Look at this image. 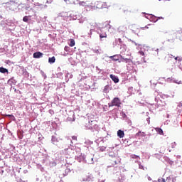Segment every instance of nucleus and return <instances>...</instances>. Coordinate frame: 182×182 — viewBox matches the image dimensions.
I'll return each mask as SVG.
<instances>
[{
    "mask_svg": "<svg viewBox=\"0 0 182 182\" xmlns=\"http://www.w3.org/2000/svg\"><path fill=\"white\" fill-rule=\"evenodd\" d=\"M90 6L91 7V9H96V8L97 9H103V8H110V6H112V4L108 2L97 1L95 2V6L91 4Z\"/></svg>",
    "mask_w": 182,
    "mask_h": 182,
    "instance_id": "f257e3e1",
    "label": "nucleus"
},
{
    "mask_svg": "<svg viewBox=\"0 0 182 182\" xmlns=\"http://www.w3.org/2000/svg\"><path fill=\"white\" fill-rule=\"evenodd\" d=\"M18 6H19V5L14 1H10L7 3H5L4 5V7L6 9H7V11H16V9H18Z\"/></svg>",
    "mask_w": 182,
    "mask_h": 182,
    "instance_id": "f03ea898",
    "label": "nucleus"
},
{
    "mask_svg": "<svg viewBox=\"0 0 182 182\" xmlns=\"http://www.w3.org/2000/svg\"><path fill=\"white\" fill-rule=\"evenodd\" d=\"M120 105H122L120 99H119V97H114L112 102L108 104V107H113V106H117V107H120Z\"/></svg>",
    "mask_w": 182,
    "mask_h": 182,
    "instance_id": "7ed1b4c3",
    "label": "nucleus"
},
{
    "mask_svg": "<svg viewBox=\"0 0 182 182\" xmlns=\"http://www.w3.org/2000/svg\"><path fill=\"white\" fill-rule=\"evenodd\" d=\"M33 56L35 59H39V58H42V56H43V53L41 52H36L33 53Z\"/></svg>",
    "mask_w": 182,
    "mask_h": 182,
    "instance_id": "20e7f679",
    "label": "nucleus"
},
{
    "mask_svg": "<svg viewBox=\"0 0 182 182\" xmlns=\"http://www.w3.org/2000/svg\"><path fill=\"white\" fill-rule=\"evenodd\" d=\"M127 31V27H126L125 26H119L118 28L119 32H122L123 33H124V32H126Z\"/></svg>",
    "mask_w": 182,
    "mask_h": 182,
    "instance_id": "39448f33",
    "label": "nucleus"
},
{
    "mask_svg": "<svg viewBox=\"0 0 182 182\" xmlns=\"http://www.w3.org/2000/svg\"><path fill=\"white\" fill-rule=\"evenodd\" d=\"M109 77L112 79V80H113L114 83H119V78L116 75L111 74Z\"/></svg>",
    "mask_w": 182,
    "mask_h": 182,
    "instance_id": "423d86ee",
    "label": "nucleus"
},
{
    "mask_svg": "<svg viewBox=\"0 0 182 182\" xmlns=\"http://www.w3.org/2000/svg\"><path fill=\"white\" fill-rule=\"evenodd\" d=\"M117 136L119 137V139H123L124 137V132L122 130H118L117 131Z\"/></svg>",
    "mask_w": 182,
    "mask_h": 182,
    "instance_id": "0eeeda50",
    "label": "nucleus"
},
{
    "mask_svg": "<svg viewBox=\"0 0 182 182\" xmlns=\"http://www.w3.org/2000/svg\"><path fill=\"white\" fill-rule=\"evenodd\" d=\"M109 59H112L114 62H117L119 60V55H114L112 56H109Z\"/></svg>",
    "mask_w": 182,
    "mask_h": 182,
    "instance_id": "6e6552de",
    "label": "nucleus"
},
{
    "mask_svg": "<svg viewBox=\"0 0 182 182\" xmlns=\"http://www.w3.org/2000/svg\"><path fill=\"white\" fill-rule=\"evenodd\" d=\"M122 62H125L126 63H130L132 62V59L130 58H124L123 57H122Z\"/></svg>",
    "mask_w": 182,
    "mask_h": 182,
    "instance_id": "1a4fd4ad",
    "label": "nucleus"
},
{
    "mask_svg": "<svg viewBox=\"0 0 182 182\" xmlns=\"http://www.w3.org/2000/svg\"><path fill=\"white\" fill-rule=\"evenodd\" d=\"M55 60H56V58H55V56H53L52 58H48V62L50 63H55Z\"/></svg>",
    "mask_w": 182,
    "mask_h": 182,
    "instance_id": "9d476101",
    "label": "nucleus"
},
{
    "mask_svg": "<svg viewBox=\"0 0 182 182\" xmlns=\"http://www.w3.org/2000/svg\"><path fill=\"white\" fill-rule=\"evenodd\" d=\"M0 72L1 73H8V69L4 68H0Z\"/></svg>",
    "mask_w": 182,
    "mask_h": 182,
    "instance_id": "9b49d317",
    "label": "nucleus"
},
{
    "mask_svg": "<svg viewBox=\"0 0 182 182\" xmlns=\"http://www.w3.org/2000/svg\"><path fill=\"white\" fill-rule=\"evenodd\" d=\"M156 132H157V133H159V134H164L163 132V129H161V128H155Z\"/></svg>",
    "mask_w": 182,
    "mask_h": 182,
    "instance_id": "f8f14e48",
    "label": "nucleus"
},
{
    "mask_svg": "<svg viewBox=\"0 0 182 182\" xmlns=\"http://www.w3.org/2000/svg\"><path fill=\"white\" fill-rule=\"evenodd\" d=\"M100 39H102V38H107V34H106L105 33H100Z\"/></svg>",
    "mask_w": 182,
    "mask_h": 182,
    "instance_id": "ddd939ff",
    "label": "nucleus"
},
{
    "mask_svg": "<svg viewBox=\"0 0 182 182\" xmlns=\"http://www.w3.org/2000/svg\"><path fill=\"white\" fill-rule=\"evenodd\" d=\"M69 46H70L71 48H73V46H75V40L71 39Z\"/></svg>",
    "mask_w": 182,
    "mask_h": 182,
    "instance_id": "4468645a",
    "label": "nucleus"
},
{
    "mask_svg": "<svg viewBox=\"0 0 182 182\" xmlns=\"http://www.w3.org/2000/svg\"><path fill=\"white\" fill-rule=\"evenodd\" d=\"M104 93H107L109 92V86L106 85L103 90Z\"/></svg>",
    "mask_w": 182,
    "mask_h": 182,
    "instance_id": "2eb2a0df",
    "label": "nucleus"
},
{
    "mask_svg": "<svg viewBox=\"0 0 182 182\" xmlns=\"http://www.w3.org/2000/svg\"><path fill=\"white\" fill-rule=\"evenodd\" d=\"M139 168H140V170H147V168L144 167L142 164L139 165Z\"/></svg>",
    "mask_w": 182,
    "mask_h": 182,
    "instance_id": "dca6fc26",
    "label": "nucleus"
},
{
    "mask_svg": "<svg viewBox=\"0 0 182 182\" xmlns=\"http://www.w3.org/2000/svg\"><path fill=\"white\" fill-rule=\"evenodd\" d=\"M29 20L28 16H26L23 18V22H28V21Z\"/></svg>",
    "mask_w": 182,
    "mask_h": 182,
    "instance_id": "f3484780",
    "label": "nucleus"
},
{
    "mask_svg": "<svg viewBox=\"0 0 182 182\" xmlns=\"http://www.w3.org/2000/svg\"><path fill=\"white\" fill-rule=\"evenodd\" d=\"M96 120H94V121H90L89 122V124L91 125V126H93V124L96 125Z\"/></svg>",
    "mask_w": 182,
    "mask_h": 182,
    "instance_id": "a211bd4d",
    "label": "nucleus"
},
{
    "mask_svg": "<svg viewBox=\"0 0 182 182\" xmlns=\"http://www.w3.org/2000/svg\"><path fill=\"white\" fill-rule=\"evenodd\" d=\"M14 81V80L13 78H11L10 80H9V83H10V85H13Z\"/></svg>",
    "mask_w": 182,
    "mask_h": 182,
    "instance_id": "6ab92c4d",
    "label": "nucleus"
},
{
    "mask_svg": "<svg viewBox=\"0 0 182 182\" xmlns=\"http://www.w3.org/2000/svg\"><path fill=\"white\" fill-rule=\"evenodd\" d=\"M132 159H139V156L134 154V155H132Z\"/></svg>",
    "mask_w": 182,
    "mask_h": 182,
    "instance_id": "aec40b11",
    "label": "nucleus"
},
{
    "mask_svg": "<svg viewBox=\"0 0 182 182\" xmlns=\"http://www.w3.org/2000/svg\"><path fill=\"white\" fill-rule=\"evenodd\" d=\"M38 6H40V8H47L48 6L46 5H42V4H38L37 5Z\"/></svg>",
    "mask_w": 182,
    "mask_h": 182,
    "instance_id": "412c9836",
    "label": "nucleus"
},
{
    "mask_svg": "<svg viewBox=\"0 0 182 182\" xmlns=\"http://www.w3.org/2000/svg\"><path fill=\"white\" fill-rule=\"evenodd\" d=\"M64 50H65V52H68V51H69V47H68V46H65V47L64 48Z\"/></svg>",
    "mask_w": 182,
    "mask_h": 182,
    "instance_id": "4be33fe9",
    "label": "nucleus"
},
{
    "mask_svg": "<svg viewBox=\"0 0 182 182\" xmlns=\"http://www.w3.org/2000/svg\"><path fill=\"white\" fill-rule=\"evenodd\" d=\"M175 60H178L179 62H181V58H180L179 57H176Z\"/></svg>",
    "mask_w": 182,
    "mask_h": 182,
    "instance_id": "5701e85b",
    "label": "nucleus"
},
{
    "mask_svg": "<svg viewBox=\"0 0 182 182\" xmlns=\"http://www.w3.org/2000/svg\"><path fill=\"white\" fill-rule=\"evenodd\" d=\"M139 53L141 56H144V52H143V51H139Z\"/></svg>",
    "mask_w": 182,
    "mask_h": 182,
    "instance_id": "b1692460",
    "label": "nucleus"
},
{
    "mask_svg": "<svg viewBox=\"0 0 182 182\" xmlns=\"http://www.w3.org/2000/svg\"><path fill=\"white\" fill-rule=\"evenodd\" d=\"M80 5H82L83 6H87V5H86V3H85V2H81L80 4Z\"/></svg>",
    "mask_w": 182,
    "mask_h": 182,
    "instance_id": "393cba45",
    "label": "nucleus"
},
{
    "mask_svg": "<svg viewBox=\"0 0 182 182\" xmlns=\"http://www.w3.org/2000/svg\"><path fill=\"white\" fill-rule=\"evenodd\" d=\"M8 117H12L15 120V117L14 115L8 114Z\"/></svg>",
    "mask_w": 182,
    "mask_h": 182,
    "instance_id": "a878e982",
    "label": "nucleus"
},
{
    "mask_svg": "<svg viewBox=\"0 0 182 182\" xmlns=\"http://www.w3.org/2000/svg\"><path fill=\"white\" fill-rule=\"evenodd\" d=\"M114 164H119V163H120V160L114 161Z\"/></svg>",
    "mask_w": 182,
    "mask_h": 182,
    "instance_id": "bb28decb",
    "label": "nucleus"
},
{
    "mask_svg": "<svg viewBox=\"0 0 182 182\" xmlns=\"http://www.w3.org/2000/svg\"><path fill=\"white\" fill-rule=\"evenodd\" d=\"M72 139H73V140H77V137H76V136H73Z\"/></svg>",
    "mask_w": 182,
    "mask_h": 182,
    "instance_id": "cd10ccee",
    "label": "nucleus"
},
{
    "mask_svg": "<svg viewBox=\"0 0 182 182\" xmlns=\"http://www.w3.org/2000/svg\"><path fill=\"white\" fill-rule=\"evenodd\" d=\"M144 28H146V29H149V27L148 26H145V27H143L141 28L142 29H144Z\"/></svg>",
    "mask_w": 182,
    "mask_h": 182,
    "instance_id": "c85d7f7f",
    "label": "nucleus"
},
{
    "mask_svg": "<svg viewBox=\"0 0 182 182\" xmlns=\"http://www.w3.org/2000/svg\"><path fill=\"white\" fill-rule=\"evenodd\" d=\"M178 33H179V35H182V31H178Z\"/></svg>",
    "mask_w": 182,
    "mask_h": 182,
    "instance_id": "c756f323",
    "label": "nucleus"
},
{
    "mask_svg": "<svg viewBox=\"0 0 182 182\" xmlns=\"http://www.w3.org/2000/svg\"><path fill=\"white\" fill-rule=\"evenodd\" d=\"M90 34L92 35V30L90 31Z\"/></svg>",
    "mask_w": 182,
    "mask_h": 182,
    "instance_id": "7c9ffc66",
    "label": "nucleus"
},
{
    "mask_svg": "<svg viewBox=\"0 0 182 182\" xmlns=\"http://www.w3.org/2000/svg\"><path fill=\"white\" fill-rule=\"evenodd\" d=\"M65 1V2H68V1H69V0H64Z\"/></svg>",
    "mask_w": 182,
    "mask_h": 182,
    "instance_id": "2f4dec72",
    "label": "nucleus"
},
{
    "mask_svg": "<svg viewBox=\"0 0 182 182\" xmlns=\"http://www.w3.org/2000/svg\"><path fill=\"white\" fill-rule=\"evenodd\" d=\"M28 1H31V0H28ZM31 2H33V0H31Z\"/></svg>",
    "mask_w": 182,
    "mask_h": 182,
    "instance_id": "473e14b6",
    "label": "nucleus"
},
{
    "mask_svg": "<svg viewBox=\"0 0 182 182\" xmlns=\"http://www.w3.org/2000/svg\"><path fill=\"white\" fill-rule=\"evenodd\" d=\"M146 18V19H149V17H147V16H145Z\"/></svg>",
    "mask_w": 182,
    "mask_h": 182,
    "instance_id": "72a5a7b5",
    "label": "nucleus"
},
{
    "mask_svg": "<svg viewBox=\"0 0 182 182\" xmlns=\"http://www.w3.org/2000/svg\"><path fill=\"white\" fill-rule=\"evenodd\" d=\"M146 18V19H149V17H147V16H145Z\"/></svg>",
    "mask_w": 182,
    "mask_h": 182,
    "instance_id": "f704fd0d",
    "label": "nucleus"
},
{
    "mask_svg": "<svg viewBox=\"0 0 182 182\" xmlns=\"http://www.w3.org/2000/svg\"><path fill=\"white\" fill-rule=\"evenodd\" d=\"M2 160V159H1V157H0V161Z\"/></svg>",
    "mask_w": 182,
    "mask_h": 182,
    "instance_id": "c9c22d12",
    "label": "nucleus"
},
{
    "mask_svg": "<svg viewBox=\"0 0 182 182\" xmlns=\"http://www.w3.org/2000/svg\"><path fill=\"white\" fill-rule=\"evenodd\" d=\"M139 133H141V132H139Z\"/></svg>",
    "mask_w": 182,
    "mask_h": 182,
    "instance_id": "e433bc0d",
    "label": "nucleus"
},
{
    "mask_svg": "<svg viewBox=\"0 0 182 182\" xmlns=\"http://www.w3.org/2000/svg\"><path fill=\"white\" fill-rule=\"evenodd\" d=\"M159 1H161V0H159Z\"/></svg>",
    "mask_w": 182,
    "mask_h": 182,
    "instance_id": "4c0bfd02",
    "label": "nucleus"
}]
</instances>
